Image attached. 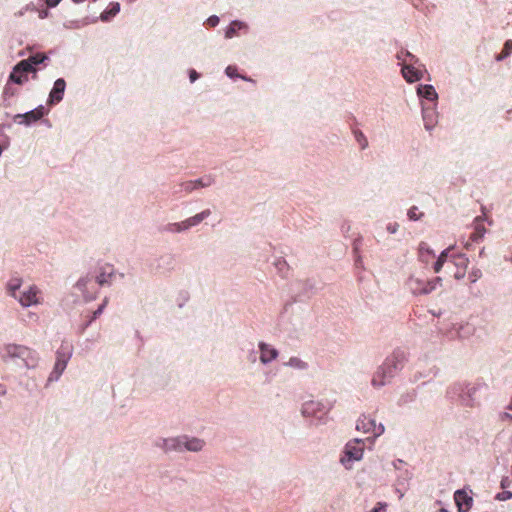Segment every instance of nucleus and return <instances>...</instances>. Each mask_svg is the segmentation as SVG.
<instances>
[{"label":"nucleus","mask_w":512,"mask_h":512,"mask_svg":"<svg viewBox=\"0 0 512 512\" xmlns=\"http://www.w3.org/2000/svg\"><path fill=\"white\" fill-rule=\"evenodd\" d=\"M406 360V355L401 350H396L391 356L387 357L382 366L378 368L372 378V385L374 387H381L388 383L395 375Z\"/></svg>","instance_id":"f257e3e1"},{"label":"nucleus","mask_w":512,"mask_h":512,"mask_svg":"<svg viewBox=\"0 0 512 512\" xmlns=\"http://www.w3.org/2000/svg\"><path fill=\"white\" fill-rule=\"evenodd\" d=\"M0 356L4 361L8 359H20L27 368H33L37 365V354L30 348L17 345L7 344L0 350Z\"/></svg>","instance_id":"f03ea898"},{"label":"nucleus","mask_w":512,"mask_h":512,"mask_svg":"<svg viewBox=\"0 0 512 512\" xmlns=\"http://www.w3.org/2000/svg\"><path fill=\"white\" fill-rule=\"evenodd\" d=\"M441 277H434L430 280H422L419 278L411 277L408 280L409 289L413 294H429L441 285Z\"/></svg>","instance_id":"7ed1b4c3"},{"label":"nucleus","mask_w":512,"mask_h":512,"mask_svg":"<svg viewBox=\"0 0 512 512\" xmlns=\"http://www.w3.org/2000/svg\"><path fill=\"white\" fill-rule=\"evenodd\" d=\"M406 56L410 59L409 63H406V60L404 59V64L402 67V75L406 79L407 82L413 83L415 81H418L423 76V71L420 68H417L414 66V63L417 62V59L409 53L406 52Z\"/></svg>","instance_id":"20e7f679"},{"label":"nucleus","mask_w":512,"mask_h":512,"mask_svg":"<svg viewBox=\"0 0 512 512\" xmlns=\"http://www.w3.org/2000/svg\"><path fill=\"white\" fill-rule=\"evenodd\" d=\"M364 452V443L359 439L350 441L345 446V456L341 459L343 464L346 461H357L362 458Z\"/></svg>","instance_id":"39448f33"},{"label":"nucleus","mask_w":512,"mask_h":512,"mask_svg":"<svg viewBox=\"0 0 512 512\" xmlns=\"http://www.w3.org/2000/svg\"><path fill=\"white\" fill-rule=\"evenodd\" d=\"M356 429L364 433H372L375 436H379L384 432L383 425H376L375 420L368 416H362L358 419Z\"/></svg>","instance_id":"423d86ee"},{"label":"nucleus","mask_w":512,"mask_h":512,"mask_svg":"<svg viewBox=\"0 0 512 512\" xmlns=\"http://www.w3.org/2000/svg\"><path fill=\"white\" fill-rule=\"evenodd\" d=\"M71 356V346L62 344L60 350L57 352V360L54 366L53 374L58 378L66 368L67 362Z\"/></svg>","instance_id":"0eeeda50"},{"label":"nucleus","mask_w":512,"mask_h":512,"mask_svg":"<svg viewBox=\"0 0 512 512\" xmlns=\"http://www.w3.org/2000/svg\"><path fill=\"white\" fill-rule=\"evenodd\" d=\"M40 291L36 286H30L27 290L21 292L17 299L23 307H29L40 303Z\"/></svg>","instance_id":"6e6552de"},{"label":"nucleus","mask_w":512,"mask_h":512,"mask_svg":"<svg viewBox=\"0 0 512 512\" xmlns=\"http://www.w3.org/2000/svg\"><path fill=\"white\" fill-rule=\"evenodd\" d=\"M209 215H210V210H204L201 213H198L195 216L190 217V218L186 219L185 221H182L181 223L172 224L170 230L176 231V232L186 230L192 226L199 224L201 221H203Z\"/></svg>","instance_id":"1a4fd4ad"},{"label":"nucleus","mask_w":512,"mask_h":512,"mask_svg":"<svg viewBox=\"0 0 512 512\" xmlns=\"http://www.w3.org/2000/svg\"><path fill=\"white\" fill-rule=\"evenodd\" d=\"M209 215H210V210H204L201 213H198L195 216L190 217V218L186 219L185 221H182L181 223L172 224L170 230L176 231V232L186 230L192 226L199 224L201 221H203Z\"/></svg>","instance_id":"9d476101"},{"label":"nucleus","mask_w":512,"mask_h":512,"mask_svg":"<svg viewBox=\"0 0 512 512\" xmlns=\"http://www.w3.org/2000/svg\"><path fill=\"white\" fill-rule=\"evenodd\" d=\"M44 116V107L39 106L34 110H31L24 114H17L14 117V121L19 124L29 125L33 122L38 121Z\"/></svg>","instance_id":"9b49d317"},{"label":"nucleus","mask_w":512,"mask_h":512,"mask_svg":"<svg viewBox=\"0 0 512 512\" xmlns=\"http://www.w3.org/2000/svg\"><path fill=\"white\" fill-rule=\"evenodd\" d=\"M47 59V56L43 53H36L29 56L27 59L22 60L18 63V69H22L25 72H35V65L43 63Z\"/></svg>","instance_id":"f8f14e48"},{"label":"nucleus","mask_w":512,"mask_h":512,"mask_svg":"<svg viewBox=\"0 0 512 512\" xmlns=\"http://www.w3.org/2000/svg\"><path fill=\"white\" fill-rule=\"evenodd\" d=\"M325 412V406L314 400L305 402L302 407V414L306 417H317L319 414H324Z\"/></svg>","instance_id":"ddd939ff"},{"label":"nucleus","mask_w":512,"mask_h":512,"mask_svg":"<svg viewBox=\"0 0 512 512\" xmlns=\"http://www.w3.org/2000/svg\"><path fill=\"white\" fill-rule=\"evenodd\" d=\"M455 502L459 512H466L470 509L473 499L465 491L457 490L454 494Z\"/></svg>","instance_id":"4468645a"},{"label":"nucleus","mask_w":512,"mask_h":512,"mask_svg":"<svg viewBox=\"0 0 512 512\" xmlns=\"http://www.w3.org/2000/svg\"><path fill=\"white\" fill-rule=\"evenodd\" d=\"M259 348L260 360L264 364L271 362L278 356V351L266 343L261 342Z\"/></svg>","instance_id":"2eb2a0df"},{"label":"nucleus","mask_w":512,"mask_h":512,"mask_svg":"<svg viewBox=\"0 0 512 512\" xmlns=\"http://www.w3.org/2000/svg\"><path fill=\"white\" fill-rule=\"evenodd\" d=\"M114 276V268L109 264L100 267V272L96 276V281L100 286L111 283V278Z\"/></svg>","instance_id":"dca6fc26"},{"label":"nucleus","mask_w":512,"mask_h":512,"mask_svg":"<svg viewBox=\"0 0 512 512\" xmlns=\"http://www.w3.org/2000/svg\"><path fill=\"white\" fill-rule=\"evenodd\" d=\"M66 83L65 80L59 78L55 81L52 91L50 92V103L59 102L63 98Z\"/></svg>","instance_id":"f3484780"},{"label":"nucleus","mask_w":512,"mask_h":512,"mask_svg":"<svg viewBox=\"0 0 512 512\" xmlns=\"http://www.w3.org/2000/svg\"><path fill=\"white\" fill-rule=\"evenodd\" d=\"M172 442H177V445H172L174 448H180L183 445L187 450L195 452L201 450L204 445L203 441L197 438L185 439L184 441L172 440Z\"/></svg>","instance_id":"a211bd4d"},{"label":"nucleus","mask_w":512,"mask_h":512,"mask_svg":"<svg viewBox=\"0 0 512 512\" xmlns=\"http://www.w3.org/2000/svg\"><path fill=\"white\" fill-rule=\"evenodd\" d=\"M435 258L434 252L429 248L428 244L421 242L419 245V260L423 263H429Z\"/></svg>","instance_id":"6ab92c4d"},{"label":"nucleus","mask_w":512,"mask_h":512,"mask_svg":"<svg viewBox=\"0 0 512 512\" xmlns=\"http://www.w3.org/2000/svg\"><path fill=\"white\" fill-rule=\"evenodd\" d=\"M485 232L486 229L484 227L483 221L480 218H476L474 222V231L471 233L470 239L473 242H478L483 238Z\"/></svg>","instance_id":"aec40b11"},{"label":"nucleus","mask_w":512,"mask_h":512,"mask_svg":"<svg viewBox=\"0 0 512 512\" xmlns=\"http://www.w3.org/2000/svg\"><path fill=\"white\" fill-rule=\"evenodd\" d=\"M417 92L427 100L434 101L437 99V93L432 85H420Z\"/></svg>","instance_id":"412c9836"},{"label":"nucleus","mask_w":512,"mask_h":512,"mask_svg":"<svg viewBox=\"0 0 512 512\" xmlns=\"http://www.w3.org/2000/svg\"><path fill=\"white\" fill-rule=\"evenodd\" d=\"M29 72H25L22 69H18V64L13 68V71L11 72L9 79L13 81L16 84H23L28 80L27 74Z\"/></svg>","instance_id":"4be33fe9"},{"label":"nucleus","mask_w":512,"mask_h":512,"mask_svg":"<svg viewBox=\"0 0 512 512\" xmlns=\"http://www.w3.org/2000/svg\"><path fill=\"white\" fill-rule=\"evenodd\" d=\"M436 112L434 110H428L424 109L423 112V120H424V126L427 130H431L435 124H436Z\"/></svg>","instance_id":"5701e85b"},{"label":"nucleus","mask_w":512,"mask_h":512,"mask_svg":"<svg viewBox=\"0 0 512 512\" xmlns=\"http://www.w3.org/2000/svg\"><path fill=\"white\" fill-rule=\"evenodd\" d=\"M246 28V25L240 21H233L226 29L225 37L233 38L237 35V31Z\"/></svg>","instance_id":"b1692460"},{"label":"nucleus","mask_w":512,"mask_h":512,"mask_svg":"<svg viewBox=\"0 0 512 512\" xmlns=\"http://www.w3.org/2000/svg\"><path fill=\"white\" fill-rule=\"evenodd\" d=\"M448 252H449V249H446L444 250L443 252H441V254L439 255V257L437 258V260L435 261L434 263V266H433V269H434V272L435 273H438L441 271L444 263L446 262L447 260V256H448Z\"/></svg>","instance_id":"393cba45"},{"label":"nucleus","mask_w":512,"mask_h":512,"mask_svg":"<svg viewBox=\"0 0 512 512\" xmlns=\"http://www.w3.org/2000/svg\"><path fill=\"white\" fill-rule=\"evenodd\" d=\"M120 11V5L119 3H112L110 8L106 10L102 15L101 18L103 20H108L110 17H114L118 12Z\"/></svg>","instance_id":"a878e982"},{"label":"nucleus","mask_w":512,"mask_h":512,"mask_svg":"<svg viewBox=\"0 0 512 512\" xmlns=\"http://www.w3.org/2000/svg\"><path fill=\"white\" fill-rule=\"evenodd\" d=\"M21 280L20 279H12L9 281L7 285V289L11 296L14 298L18 297L17 290L20 288Z\"/></svg>","instance_id":"bb28decb"},{"label":"nucleus","mask_w":512,"mask_h":512,"mask_svg":"<svg viewBox=\"0 0 512 512\" xmlns=\"http://www.w3.org/2000/svg\"><path fill=\"white\" fill-rule=\"evenodd\" d=\"M287 365L297 368V369H306L307 368V363L302 361L298 357H291L289 359V361L287 362Z\"/></svg>","instance_id":"cd10ccee"},{"label":"nucleus","mask_w":512,"mask_h":512,"mask_svg":"<svg viewBox=\"0 0 512 512\" xmlns=\"http://www.w3.org/2000/svg\"><path fill=\"white\" fill-rule=\"evenodd\" d=\"M206 184H203L202 183V180H196V181H190V182H186L183 187H184V190L186 192H191L192 190L198 188V187H203L205 186Z\"/></svg>","instance_id":"c85d7f7f"},{"label":"nucleus","mask_w":512,"mask_h":512,"mask_svg":"<svg viewBox=\"0 0 512 512\" xmlns=\"http://www.w3.org/2000/svg\"><path fill=\"white\" fill-rule=\"evenodd\" d=\"M354 134L357 142L361 146V149H365L368 146V141L364 134L361 131H355Z\"/></svg>","instance_id":"c756f323"},{"label":"nucleus","mask_w":512,"mask_h":512,"mask_svg":"<svg viewBox=\"0 0 512 512\" xmlns=\"http://www.w3.org/2000/svg\"><path fill=\"white\" fill-rule=\"evenodd\" d=\"M495 498L499 501H506V500L512 499V492L502 491V492L498 493Z\"/></svg>","instance_id":"7c9ffc66"},{"label":"nucleus","mask_w":512,"mask_h":512,"mask_svg":"<svg viewBox=\"0 0 512 512\" xmlns=\"http://www.w3.org/2000/svg\"><path fill=\"white\" fill-rule=\"evenodd\" d=\"M481 276H482V273L479 269L472 270L469 273V279L472 283L476 282Z\"/></svg>","instance_id":"2f4dec72"},{"label":"nucleus","mask_w":512,"mask_h":512,"mask_svg":"<svg viewBox=\"0 0 512 512\" xmlns=\"http://www.w3.org/2000/svg\"><path fill=\"white\" fill-rule=\"evenodd\" d=\"M417 207H412L409 209L408 211V217L411 219V220H418L420 218V216L422 215V213L420 214H417Z\"/></svg>","instance_id":"473e14b6"},{"label":"nucleus","mask_w":512,"mask_h":512,"mask_svg":"<svg viewBox=\"0 0 512 512\" xmlns=\"http://www.w3.org/2000/svg\"><path fill=\"white\" fill-rule=\"evenodd\" d=\"M386 503L378 502L371 512H386Z\"/></svg>","instance_id":"72a5a7b5"},{"label":"nucleus","mask_w":512,"mask_h":512,"mask_svg":"<svg viewBox=\"0 0 512 512\" xmlns=\"http://www.w3.org/2000/svg\"><path fill=\"white\" fill-rule=\"evenodd\" d=\"M108 300L107 298L104 299L103 303L99 306V308L94 312L93 318L96 319L104 310L105 306L107 305Z\"/></svg>","instance_id":"f704fd0d"},{"label":"nucleus","mask_w":512,"mask_h":512,"mask_svg":"<svg viewBox=\"0 0 512 512\" xmlns=\"http://www.w3.org/2000/svg\"><path fill=\"white\" fill-rule=\"evenodd\" d=\"M467 264H468V259L467 258H465L463 256H459L457 258V262H456L457 266H461V267H463L465 269Z\"/></svg>","instance_id":"c9c22d12"},{"label":"nucleus","mask_w":512,"mask_h":512,"mask_svg":"<svg viewBox=\"0 0 512 512\" xmlns=\"http://www.w3.org/2000/svg\"><path fill=\"white\" fill-rule=\"evenodd\" d=\"M237 68L235 66H228L225 70L227 76L233 78L236 76Z\"/></svg>","instance_id":"e433bc0d"},{"label":"nucleus","mask_w":512,"mask_h":512,"mask_svg":"<svg viewBox=\"0 0 512 512\" xmlns=\"http://www.w3.org/2000/svg\"><path fill=\"white\" fill-rule=\"evenodd\" d=\"M509 55H510V50H506V48L504 47L503 50L501 51V53L496 56V60L501 61Z\"/></svg>","instance_id":"4c0bfd02"},{"label":"nucleus","mask_w":512,"mask_h":512,"mask_svg":"<svg viewBox=\"0 0 512 512\" xmlns=\"http://www.w3.org/2000/svg\"><path fill=\"white\" fill-rule=\"evenodd\" d=\"M207 23L210 26L215 27L219 23V18L217 16H211L210 18H208Z\"/></svg>","instance_id":"58836bf2"},{"label":"nucleus","mask_w":512,"mask_h":512,"mask_svg":"<svg viewBox=\"0 0 512 512\" xmlns=\"http://www.w3.org/2000/svg\"><path fill=\"white\" fill-rule=\"evenodd\" d=\"M4 97H7V96H14L15 95V91L12 90L8 85L5 87L4 89Z\"/></svg>","instance_id":"ea45409f"},{"label":"nucleus","mask_w":512,"mask_h":512,"mask_svg":"<svg viewBox=\"0 0 512 512\" xmlns=\"http://www.w3.org/2000/svg\"><path fill=\"white\" fill-rule=\"evenodd\" d=\"M509 485H510V480H509V478H508V477H504V478H502V480H501V488H502V489H505V488H507Z\"/></svg>","instance_id":"a19ab883"},{"label":"nucleus","mask_w":512,"mask_h":512,"mask_svg":"<svg viewBox=\"0 0 512 512\" xmlns=\"http://www.w3.org/2000/svg\"><path fill=\"white\" fill-rule=\"evenodd\" d=\"M61 0H46V4L48 7H55L59 4Z\"/></svg>","instance_id":"79ce46f5"},{"label":"nucleus","mask_w":512,"mask_h":512,"mask_svg":"<svg viewBox=\"0 0 512 512\" xmlns=\"http://www.w3.org/2000/svg\"><path fill=\"white\" fill-rule=\"evenodd\" d=\"M189 76L191 82H194L198 78V73L195 70H191Z\"/></svg>","instance_id":"37998d69"},{"label":"nucleus","mask_w":512,"mask_h":512,"mask_svg":"<svg viewBox=\"0 0 512 512\" xmlns=\"http://www.w3.org/2000/svg\"><path fill=\"white\" fill-rule=\"evenodd\" d=\"M86 285H87V280H85V279H81V280H79V281H78V283H77V286H78L81 290H83V289L86 287Z\"/></svg>","instance_id":"c03bdc74"},{"label":"nucleus","mask_w":512,"mask_h":512,"mask_svg":"<svg viewBox=\"0 0 512 512\" xmlns=\"http://www.w3.org/2000/svg\"><path fill=\"white\" fill-rule=\"evenodd\" d=\"M501 419L502 420H511L512 421V414L508 413V412H504L502 415H501Z\"/></svg>","instance_id":"a18cd8bd"},{"label":"nucleus","mask_w":512,"mask_h":512,"mask_svg":"<svg viewBox=\"0 0 512 512\" xmlns=\"http://www.w3.org/2000/svg\"><path fill=\"white\" fill-rule=\"evenodd\" d=\"M504 47L506 48V50H510V53L512 52V40H508Z\"/></svg>","instance_id":"49530a36"},{"label":"nucleus","mask_w":512,"mask_h":512,"mask_svg":"<svg viewBox=\"0 0 512 512\" xmlns=\"http://www.w3.org/2000/svg\"><path fill=\"white\" fill-rule=\"evenodd\" d=\"M464 275H465V271H464V270H463V271H457V272L455 273V278H456V279H461V278H463V277H464Z\"/></svg>","instance_id":"de8ad7c7"},{"label":"nucleus","mask_w":512,"mask_h":512,"mask_svg":"<svg viewBox=\"0 0 512 512\" xmlns=\"http://www.w3.org/2000/svg\"><path fill=\"white\" fill-rule=\"evenodd\" d=\"M5 388L0 384V396L5 394Z\"/></svg>","instance_id":"09e8293b"},{"label":"nucleus","mask_w":512,"mask_h":512,"mask_svg":"<svg viewBox=\"0 0 512 512\" xmlns=\"http://www.w3.org/2000/svg\"><path fill=\"white\" fill-rule=\"evenodd\" d=\"M439 512H448V511H447L446 509H444V508H441V509L439 510Z\"/></svg>","instance_id":"8fccbe9b"},{"label":"nucleus","mask_w":512,"mask_h":512,"mask_svg":"<svg viewBox=\"0 0 512 512\" xmlns=\"http://www.w3.org/2000/svg\"><path fill=\"white\" fill-rule=\"evenodd\" d=\"M398 59L401 60L402 56L400 54L397 55Z\"/></svg>","instance_id":"3c124183"},{"label":"nucleus","mask_w":512,"mask_h":512,"mask_svg":"<svg viewBox=\"0 0 512 512\" xmlns=\"http://www.w3.org/2000/svg\"><path fill=\"white\" fill-rule=\"evenodd\" d=\"M391 232H392V233H395V229H394V227H391Z\"/></svg>","instance_id":"603ef678"},{"label":"nucleus","mask_w":512,"mask_h":512,"mask_svg":"<svg viewBox=\"0 0 512 512\" xmlns=\"http://www.w3.org/2000/svg\"><path fill=\"white\" fill-rule=\"evenodd\" d=\"M391 232H392V233H395V229H394V227H391Z\"/></svg>","instance_id":"864d4df0"}]
</instances>
